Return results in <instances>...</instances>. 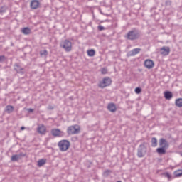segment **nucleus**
<instances>
[{
	"label": "nucleus",
	"mask_w": 182,
	"mask_h": 182,
	"mask_svg": "<svg viewBox=\"0 0 182 182\" xmlns=\"http://www.w3.org/2000/svg\"><path fill=\"white\" fill-rule=\"evenodd\" d=\"M159 146L161 147L156 149V153L159 154V156H162V154H166L167 149L169 147L168 141L164 138H161L159 139Z\"/></svg>",
	"instance_id": "nucleus-1"
},
{
	"label": "nucleus",
	"mask_w": 182,
	"mask_h": 182,
	"mask_svg": "<svg viewBox=\"0 0 182 182\" xmlns=\"http://www.w3.org/2000/svg\"><path fill=\"white\" fill-rule=\"evenodd\" d=\"M11 161H19L21 159L19 158V156L18 154L13 155L11 159Z\"/></svg>",
	"instance_id": "nucleus-24"
},
{
	"label": "nucleus",
	"mask_w": 182,
	"mask_h": 182,
	"mask_svg": "<svg viewBox=\"0 0 182 182\" xmlns=\"http://www.w3.org/2000/svg\"><path fill=\"white\" fill-rule=\"evenodd\" d=\"M141 37V31H139L137 28H132L125 36V38L129 41H136V39H139Z\"/></svg>",
	"instance_id": "nucleus-2"
},
{
	"label": "nucleus",
	"mask_w": 182,
	"mask_h": 182,
	"mask_svg": "<svg viewBox=\"0 0 182 182\" xmlns=\"http://www.w3.org/2000/svg\"><path fill=\"white\" fill-rule=\"evenodd\" d=\"M14 106H12V105H7L6 107V112L7 113H9V114H11V113H12L14 112Z\"/></svg>",
	"instance_id": "nucleus-22"
},
{
	"label": "nucleus",
	"mask_w": 182,
	"mask_h": 182,
	"mask_svg": "<svg viewBox=\"0 0 182 182\" xmlns=\"http://www.w3.org/2000/svg\"><path fill=\"white\" fill-rule=\"evenodd\" d=\"M164 95L166 100H170L173 98V92H171V91H166Z\"/></svg>",
	"instance_id": "nucleus-16"
},
{
	"label": "nucleus",
	"mask_w": 182,
	"mask_h": 182,
	"mask_svg": "<svg viewBox=\"0 0 182 182\" xmlns=\"http://www.w3.org/2000/svg\"><path fill=\"white\" fill-rule=\"evenodd\" d=\"M110 85H112V79H110V77H105L102 82H100L98 87H101V89H105V87H107V86H110Z\"/></svg>",
	"instance_id": "nucleus-7"
},
{
	"label": "nucleus",
	"mask_w": 182,
	"mask_h": 182,
	"mask_svg": "<svg viewBox=\"0 0 182 182\" xmlns=\"http://www.w3.org/2000/svg\"><path fill=\"white\" fill-rule=\"evenodd\" d=\"M141 48H134L132 50L127 53V56L130 58V56H136L138 53H140Z\"/></svg>",
	"instance_id": "nucleus-11"
},
{
	"label": "nucleus",
	"mask_w": 182,
	"mask_h": 182,
	"mask_svg": "<svg viewBox=\"0 0 182 182\" xmlns=\"http://www.w3.org/2000/svg\"><path fill=\"white\" fill-rule=\"evenodd\" d=\"M151 146H152V147H156L157 139L156 137L151 138Z\"/></svg>",
	"instance_id": "nucleus-25"
},
{
	"label": "nucleus",
	"mask_w": 182,
	"mask_h": 182,
	"mask_svg": "<svg viewBox=\"0 0 182 182\" xmlns=\"http://www.w3.org/2000/svg\"><path fill=\"white\" fill-rule=\"evenodd\" d=\"M60 48L65 49V52H70L72 50V42L69 40H65L60 44Z\"/></svg>",
	"instance_id": "nucleus-6"
},
{
	"label": "nucleus",
	"mask_w": 182,
	"mask_h": 182,
	"mask_svg": "<svg viewBox=\"0 0 182 182\" xmlns=\"http://www.w3.org/2000/svg\"><path fill=\"white\" fill-rule=\"evenodd\" d=\"M135 93H136V95H140V93H141V88L139 87H136Z\"/></svg>",
	"instance_id": "nucleus-28"
},
{
	"label": "nucleus",
	"mask_w": 182,
	"mask_h": 182,
	"mask_svg": "<svg viewBox=\"0 0 182 182\" xmlns=\"http://www.w3.org/2000/svg\"><path fill=\"white\" fill-rule=\"evenodd\" d=\"M139 72H141V70L139 69Z\"/></svg>",
	"instance_id": "nucleus-39"
},
{
	"label": "nucleus",
	"mask_w": 182,
	"mask_h": 182,
	"mask_svg": "<svg viewBox=\"0 0 182 182\" xmlns=\"http://www.w3.org/2000/svg\"><path fill=\"white\" fill-rule=\"evenodd\" d=\"M69 99H70V100H73V97L71 96L69 97Z\"/></svg>",
	"instance_id": "nucleus-37"
},
{
	"label": "nucleus",
	"mask_w": 182,
	"mask_h": 182,
	"mask_svg": "<svg viewBox=\"0 0 182 182\" xmlns=\"http://www.w3.org/2000/svg\"><path fill=\"white\" fill-rule=\"evenodd\" d=\"M41 3L38 0H32L30 4L31 9H38Z\"/></svg>",
	"instance_id": "nucleus-13"
},
{
	"label": "nucleus",
	"mask_w": 182,
	"mask_h": 182,
	"mask_svg": "<svg viewBox=\"0 0 182 182\" xmlns=\"http://www.w3.org/2000/svg\"><path fill=\"white\" fill-rule=\"evenodd\" d=\"M51 134L54 137H63V136H65V132L60 131L59 129H51Z\"/></svg>",
	"instance_id": "nucleus-8"
},
{
	"label": "nucleus",
	"mask_w": 182,
	"mask_h": 182,
	"mask_svg": "<svg viewBox=\"0 0 182 182\" xmlns=\"http://www.w3.org/2000/svg\"><path fill=\"white\" fill-rule=\"evenodd\" d=\"M28 113H33V109L29 108V109H28Z\"/></svg>",
	"instance_id": "nucleus-35"
},
{
	"label": "nucleus",
	"mask_w": 182,
	"mask_h": 182,
	"mask_svg": "<svg viewBox=\"0 0 182 182\" xmlns=\"http://www.w3.org/2000/svg\"><path fill=\"white\" fill-rule=\"evenodd\" d=\"M173 178H176L177 177H181L182 176V169H179L178 171H176L173 172Z\"/></svg>",
	"instance_id": "nucleus-19"
},
{
	"label": "nucleus",
	"mask_w": 182,
	"mask_h": 182,
	"mask_svg": "<svg viewBox=\"0 0 182 182\" xmlns=\"http://www.w3.org/2000/svg\"><path fill=\"white\" fill-rule=\"evenodd\" d=\"M67 133L69 136L72 134H79L80 133V127L77 125H72L68 127Z\"/></svg>",
	"instance_id": "nucleus-5"
},
{
	"label": "nucleus",
	"mask_w": 182,
	"mask_h": 182,
	"mask_svg": "<svg viewBox=\"0 0 182 182\" xmlns=\"http://www.w3.org/2000/svg\"><path fill=\"white\" fill-rule=\"evenodd\" d=\"M6 12V6H3L0 8V14H5Z\"/></svg>",
	"instance_id": "nucleus-27"
},
{
	"label": "nucleus",
	"mask_w": 182,
	"mask_h": 182,
	"mask_svg": "<svg viewBox=\"0 0 182 182\" xmlns=\"http://www.w3.org/2000/svg\"><path fill=\"white\" fill-rule=\"evenodd\" d=\"M107 109L109 110V112H111L112 113H114V112L117 110V108L116 107V104L113 102L108 104Z\"/></svg>",
	"instance_id": "nucleus-14"
},
{
	"label": "nucleus",
	"mask_w": 182,
	"mask_h": 182,
	"mask_svg": "<svg viewBox=\"0 0 182 182\" xmlns=\"http://www.w3.org/2000/svg\"><path fill=\"white\" fill-rule=\"evenodd\" d=\"M40 55L41 56H48V50H44L40 51Z\"/></svg>",
	"instance_id": "nucleus-26"
},
{
	"label": "nucleus",
	"mask_w": 182,
	"mask_h": 182,
	"mask_svg": "<svg viewBox=\"0 0 182 182\" xmlns=\"http://www.w3.org/2000/svg\"><path fill=\"white\" fill-rule=\"evenodd\" d=\"M161 54L164 56H168L170 55V47L168 46H164L161 48Z\"/></svg>",
	"instance_id": "nucleus-12"
},
{
	"label": "nucleus",
	"mask_w": 182,
	"mask_h": 182,
	"mask_svg": "<svg viewBox=\"0 0 182 182\" xmlns=\"http://www.w3.org/2000/svg\"><path fill=\"white\" fill-rule=\"evenodd\" d=\"M98 31H105V27L102 25L98 26L97 27Z\"/></svg>",
	"instance_id": "nucleus-33"
},
{
	"label": "nucleus",
	"mask_w": 182,
	"mask_h": 182,
	"mask_svg": "<svg viewBox=\"0 0 182 182\" xmlns=\"http://www.w3.org/2000/svg\"><path fill=\"white\" fill-rule=\"evenodd\" d=\"M110 173H112L111 170H107V171H104L103 174L105 177H107V176H109V174H110Z\"/></svg>",
	"instance_id": "nucleus-30"
},
{
	"label": "nucleus",
	"mask_w": 182,
	"mask_h": 182,
	"mask_svg": "<svg viewBox=\"0 0 182 182\" xmlns=\"http://www.w3.org/2000/svg\"><path fill=\"white\" fill-rule=\"evenodd\" d=\"M87 55L90 56V58H93L95 55H96V51L94 49L88 50L87 51Z\"/></svg>",
	"instance_id": "nucleus-20"
},
{
	"label": "nucleus",
	"mask_w": 182,
	"mask_h": 182,
	"mask_svg": "<svg viewBox=\"0 0 182 182\" xmlns=\"http://www.w3.org/2000/svg\"><path fill=\"white\" fill-rule=\"evenodd\" d=\"M101 73L102 75H106V73H107V69H106L105 68H102Z\"/></svg>",
	"instance_id": "nucleus-31"
},
{
	"label": "nucleus",
	"mask_w": 182,
	"mask_h": 182,
	"mask_svg": "<svg viewBox=\"0 0 182 182\" xmlns=\"http://www.w3.org/2000/svg\"><path fill=\"white\" fill-rule=\"evenodd\" d=\"M37 132L40 134H46V127L44 125H41L37 128Z\"/></svg>",
	"instance_id": "nucleus-15"
},
{
	"label": "nucleus",
	"mask_w": 182,
	"mask_h": 182,
	"mask_svg": "<svg viewBox=\"0 0 182 182\" xmlns=\"http://www.w3.org/2000/svg\"><path fill=\"white\" fill-rule=\"evenodd\" d=\"M48 110H53V107L51 106V105H49V106L48 107Z\"/></svg>",
	"instance_id": "nucleus-36"
},
{
	"label": "nucleus",
	"mask_w": 182,
	"mask_h": 182,
	"mask_svg": "<svg viewBox=\"0 0 182 182\" xmlns=\"http://www.w3.org/2000/svg\"><path fill=\"white\" fill-rule=\"evenodd\" d=\"M165 4H166V6H168L171 5V1L167 0Z\"/></svg>",
	"instance_id": "nucleus-34"
},
{
	"label": "nucleus",
	"mask_w": 182,
	"mask_h": 182,
	"mask_svg": "<svg viewBox=\"0 0 182 182\" xmlns=\"http://www.w3.org/2000/svg\"><path fill=\"white\" fill-rule=\"evenodd\" d=\"M21 32L23 35H31V28H29V27L23 28H22Z\"/></svg>",
	"instance_id": "nucleus-18"
},
{
	"label": "nucleus",
	"mask_w": 182,
	"mask_h": 182,
	"mask_svg": "<svg viewBox=\"0 0 182 182\" xmlns=\"http://www.w3.org/2000/svg\"><path fill=\"white\" fill-rule=\"evenodd\" d=\"M44 164H46V159H40L38 161V167H42V166H44Z\"/></svg>",
	"instance_id": "nucleus-23"
},
{
	"label": "nucleus",
	"mask_w": 182,
	"mask_h": 182,
	"mask_svg": "<svg viewBox=\"0 0 182 182\" xmlns=\"http://www.w3.org/2000/svg\"><path fill=\"white\" fill-rule=\"evenodd\" d=\"M25 129V127H21V130H23Z\"/></svg>",
	"instance_id": "nucleus-38"
},
{
	"label": "nucleus",
	"mask_w": 182,
	"mask_h": 182,
	"mask_svg": "<svg viewBox=\"0 0 182 182\" xmlns=\"http://www.w3.org/2000/svg\"><path fill=\"white\" fill-rule=\"evenodd\" d=\"M146 143L144 142L139 145L137 149V156L139 158L144 157L147 154V146H146Z\"/></svg>",
	"instance_id": "nucleus-4"
},
{
	"label": "nucleus",
	"mask_w": 182,
	"mask_h": 182,
	"mask_svg": "<svg viewBox=\"0 0 182 182\" xmlns=\"http://www.w3.org/2000/svg\"><path fill=\"white\" fill-rule=\"evenodd\" d=\"M144 65L146 69H153V68H154V62L150 59L146 60Z\"/></svg>",
	"instance_id": "nucleus-10"
},
{
	"label": "nucleus",
	"mask_w": 182,
	"mask_h": 182,
	"mask_svg": "<svg viewBox=\"0 0 182 182\" xmlns=\"http://www.w3.org/2000/svg\"><path fill=\"white\" fill-rule=\"evenodd\" d=\"M161 176H164L165 178H168V181H171V180L173 178L171 174H170L168 172H164L161 173Z\"/></svg>",
	"instance_id": "nucleus-17"
},
{
	"label": "nucleus",
	"mask_w": 182,
	"mask_h": 182,
	"mask_svg": "<svg viewBox=\"0 0 182 182\" xmlns=\"http://www.w3.org/2000/svg\"><path fill=\"white\" fill-rule=\"evenodd\" d=\"M175 105L177 107H182V98H178L175 101Z\"/></svg>",
	"instance_id": "nucleus-21"
},
{
	"label": "nucleus",
	"mask_w": 182,
	"mask_h": 182,
	"mask_svg": "<svg viewBox=\"0 0 182 182\" xmlns=\"http://www.w3.org/2000/svg\"><path fill=\"white\" fill-rule=\"evenodd\" d=\"M58 146L60 151H67L70 147V142L68 140L63 139L58 142Z\"/></svg>",
	"instance_id": "nucleus-3"
},
{
	"label": "nucleus",
	"mask_w": 182,
	"mask_h": 182,
	"mask_svg": "<svg viewBox=\"0 0 182 182\" xmlns=\"http://www.w3.org/2000/svg\"><path fill=\"white\" fill-rule=\"evenodd\" d=\"M14 69L16 73H19L20 75H25V68L21 67V64L19 63H16L14 65Z\"/></svg>",
	"instance_id": "nucleus-9"
},
{
	"label": "nucleus",
	"mask_w": 182,
	"mask_h": 182,
	"mask_svg": "<svg viewBox=\"0 0 182 182\" xmlns=\"http://www.w3.org/2000/svg\"><path fill=\"white\" fill-rule=\"evenodd\" d=\"M17 156H18V158L22 159V157H25L26 156V153H23V152H20L19 154H17Z\"/></svg>",
	"instance_id": "nucleus-29"
},
{
	"label": "nucleus",
	"mask_w": 182,
	"mask_h": 182,
	"mask_svg": "<svg viewBox=\"0 0 182 182\" xmlns=\"http://www.w3.org/2000/svg\"><path fill=\"white\" fill-rule=\"evenodd\" d=\"M5 62V55H0V63Z\"/></svg>",
	"instance_id": "nucleus-32"
}]
</instances>
